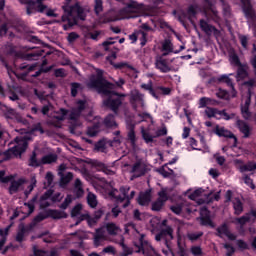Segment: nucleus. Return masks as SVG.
Returning a JSON list of instances; mask_svg holds the SVG:
<instances>
[{"mask_svg":"<svg viewBox=\"0 0 256 256\" xmlns=\"http://www.w3.org/2000/svg\"><path fill=\"white\" fill-rule=\"evenodd\" d=\"M51 195H53V190H48L41 196L40 207L42 209L49 207V205H51V202H53V200H51Z\"/></svg>","mask_w":256,"mask_h":256,"instance_id":"nucleus-24","label":"nucleus"},{"mask_svg":"<svg viewBox=\"0 0 256 256\" xmlns=\"http://www.w3.org/2000/svg\"><path fill=\"white\" fill-rule=\"evenodd\" d=\"M128 139L130 140L132 147H135L137 137L135 136V130H133V128L128 132Z\"/></svg>","mask_w":256,"mask_h":256,"instance_id":"nucleus-59","label":"nucleus"},{"mask_svg":"<svg viewBox=\"0 0 256 256\" xmlns=\"http://www.w3.org/2000/svg\"><path fill=\"white\" fill-rule=\"evenodd\" d=\"M50 199L53 203L59 202L61 201V199H63V194L59 192L53 194V191H52V195L50 196Z\"/></svg>","mask_w":256,"mask_h":256,"instance_id":"nucleus-63","label":"nucleus"},{"mask_svg":"<svg viewBox=\"0 0 256 256\" xmlns=\"http://www.w3.org/2000/svg\"><path fill=\"white\" fill-rule=\"evenodd\" d=\"M36 185H37V179L35 178V176H33L31 178V184L28 186V190L25 191L26 197L31 193V191H33V189H35Z\"/></svg>","mask_w":256,"mask_h":256,"instance_id":"nucleus-56","label":"nucleus"},{"mask_svg":"<svg viewBox=\"0 0 256 256\" xmlns=\"http://www.w3.org/2000/svg\"><path fill=\"white\" fill-rule=\"evenodd\" d=\"M112 146V142L107 139H102L98 141L95 145L96 151H99L100 153H107V150L109 147Z\"/></svg>","mask_w":256,"mask_h":256,"instance_id":"nucleus-26","label":"nucleus"},{"mask_svg":"<svg viewBox=\"0 0 256 256\" xmlns=\"http://www.w3.org/2000/svg\"><path fill=\"white\" fill-rule=\"evenodd\" d=\"M121 233V227L113 222H108L101 228L97 229L94 234V245L99 247L103 241H109V235L115 237Z\"/></svg>","mask_w":256,"mask_h":256,"instance_id":"nucleus-5","label":"nucleus"},{"mask_svg":"<svg viewBox=\"0 0 256 256\" xmlns=\"http://www.w3.org/2000/svg\"><path fill=\"white\" fill-rule=\"evenodd\" d=\"M217 235L218 237H221V239L227 237L230 241H235L237 239V236L229 231L227 224H223L217 228Z\"/></svg>","mask_w":256,"mask_h":256,"instance_id":"nucleus-19","label":"nucleus"},{"mask_svg":"<svg viewBox=\"0 0 256 256\" xmlns=\"http://www.w3.org/2000/svg\"><path fill=\"white\" fill-rule=\"evenodd\" d=\"M143 5L131 0L130 3L123 9L118 11H111L110 21H121V19H135L141 14Z\"/></svg>","mask_w":256,"mask_h":256,"instance_id":"nucleus-3","label":"nucleus"},{"mask_svg":"<svg viewBox=\"0 0 256 256\" xmlns=\"http://www.w3.org/2000/svg\"><path fill=\"white\" fill-rule=\"evenodd\" d=\"M219 102H217V100L213 99V98H207V97H202L199 99V103H198V107L199 109H203L205 107L210 106H214V105H218Z\"/></svg>","mask_w":256,"mask_h":256,"instance_id":"nucleus-32","label":"nucleus"},{"mask_svg":"<svg viewBox=\"0 0 256 256\" xmlns=\"http://www.w3.org/2000/svg\"><path fill=\"white\" fill-rule=\"evenodd\" d=\"M218 113H219V110H217L215 108L207 107L205 109V115L208 117V119H211L212 117L217 118Z\"/></svg>","mask_w":256,"mask_h":256,"instance_id":"nucleus-47","label":"nucleus"},{"mask_svg":"<svg viewBox=\"0 0 256 256\" xmlns=\"http://www.w3.org/2000/svg\"><path fill=\"white\" fill-rule=\"evenodd\" d=\"M200 27L206 35H214V37H221V31H219L215 26L209 25L205 20H200Z\"/></svg>","mask_w":256,"mask_h":256,"instance_id":"nucleus-15","label":"nucleus"},{"mask_svg":"<svg viewBox=\"0 0 256 256\" xmlns=\"http://www.w3.org/2000/svg\"><path fill=\"white\" fill-rule=\"evenodd\" d=\"M130 188L128 186L126 187H121L120 188V193L121 195H117L119 191L117 189H112L109 192L110 197H114V199H117V201H120V203H123V201H126L123 204V207H129V203H131V199L135 197V191H131L130 195H127L129 193Z\"/></svg>","mask_w":256,"mask_h":256,"instance_id":"nucleus-7","label":"nucleus"},{"mask_svg":"<svg viewBox=\"0 0 256 256\" xmlns=\"http://www.w3.org/2000/svg\"><path fill=\"white\" fill-rule=\"evenodd\" d=\"M44 131L41 124H36L25 136L16 137V145L8 150V153L14 155V157H21L22 153H25L27 149V141L31 139L29 135H43Z\"/></svg>","mask_w":256,"mask_h":256,"instance_id":"nucleus-4","label":"nucleus"},{"mask_svg":"<svg viewBox=\"0 0 256 256\" xmlns=\"http://www.w3.org/2000/svg\"><path fill=\"white\" fill-rule=\"evenodd\" d=\"M218 81H220V83H226V85L231 88V97H237V90H235V87L233 86V80L229 78V75H221L218 78Z\"/></svg>","mask_w":256,"mask_h":256,"instance_id":"nucleus-25","label":"nucleus"},{"mask_svg":"<svg viewBox=\"0 0 256 256\" xmlns=\"http://www.w3.org/2000/svg\"><path fill=\"white\" fill-rule=\"evenodd\" d=\"M130 103L136 111H143L145 109V95L137 89L131 90Z\"/></svg>","mask_w":256,"mask_h":256,"instance_id":"nucleus-8","label":"nucleus"},{"mask_svg":"<svg viewBox=\"0 0 256 256\" xmlns=\"http://www.w3.org/2000/svg\"><path fill=\"white\" fill-rule=\"evenodd\" d=\"M74 193H76V197H83V193H85L83 190V183L79 178H77L74 182Z\"/></svg>","mask_w":256,"mask_h":256,"instance_id":"nucleus-38","label":"nucleus"},{"mask_svg":"<svg viewBox=\"0 0 256 256\" xmlns=\"http://www.w3.org/2000/svg\"><path fill=\"white\" fill-rule=\"evenodd\" d=\"M196 13H197V8L195 6H190L188 8L187 15H185V13H182L183 16H179L178 20L180 23H184L185 19H189V21H191V19H193V17H195Z\"/></svg>","mask_w":256,"mask_h":256,"instance_id":"nucleus-29","label":"nucleus"},{"mask_svg":"<svg viewBox=\"0 0 256 256\" xmlns=\"http://www.w3.org/2000/svg\"><path fill=\"white\" fill-rule=\"evenodd\" d=\"M64 15L62 16V21L68 22V26L64 25V29L67 30V27H73V25H77V21L79 19L81 21H85V10L76 3L75 5L66 4L63 7Z\"/></svg>","mask_w":256,"mask_h":256,"instance_id":"nucleus-2","label":"nucleus"},{"mask_svg":"<svg viewBox=\"0 0 256 256\" xmlns=\"http://www.w3.org/2000/svg\"><path fill=\"white\" fill-rule=\"evenodd\" d=\"M9 181H13V175L5 176V171H0V183H9Z\"/></svg>","mask_w":256,"mask_h":256,"instance_id":"nucleus-54","label":"nucleus"},{"mask_svg":"<svg viewBox=\"0 0 256 256\" xmlns=\"http://www.w3.org/2000/svg\"><path fill=\"white\" fill-rule=\"evenodd\" d=\"M145 171H147V168H146L145 164L143 162H136L132 166V169L130 171V173L132 174V178L131 179H135L137 177L143 176Z\"/></svg>","mask_w":256,"mask_h":256,"instance_id":"nucleus-18","label":"nucleus"},{"mask_svg":"<svg viewBox=\"0 0 256 256\" xmlns=\"http://www.w3.org/2000/svg\"><path fill=\"white\" fill-rule=\"evenodd\" d=\"M251 105V97H248L245 103L241 106V113L243 119L249 121L251 119V112L249 111V106Z\"/></svg>","mask_w":256,"mask_h":256,"instance_id":"nucleus-28","label":"nucleus"},{"mask_svg":"<svg viewBox=\"0 0 256 256\" xmlns=\"http://www.w3.org/2000/svg\"><path fill=\"white\" fill-rule=\"evenodd\" d=\"M67 169L65 164H61L59 166V172L58 175L60 176V185L61 187H65V185L71 183V180L73 179V173L68 172L66 174H63V172Z\"/></svg>","mask_w":256,"mask_h":256,"instance_id":"nucleus-16","label":"nucleus"},{"mask_svg":"<svg viewBox=\"0 0 256 256\" xmlns=\"http://www.w3.org/2000/svg\"><path fill=\"white\" fill-rule=\"evenodd\" d=\"M162 49L164 55H169V53H173V44L169 40H166L162 45Z\"/></svg>","mask_w":256,"mask_h":256,"instance_id":"nucleus-46","label":"nucleus"},{"mask_svg":"<svg viewBox=\"0 0 256 256\" xmlns=\"http://www.w3.org/2000/svg\"><path fill=\"white\" fill-rule=\"evenodd\" d=\"M141 89H144V91H149L150 95H152L154 99H159V96H157L155 90H153V83L149 82L147 84H141Z\"/></svg>","mask_w":256,"mask_h":256,"instance_id":"nucleus-45","label":"nucleus"},{"mask_svg":"<svg viewBox=\"0 0 256 256\" xmlns=\"http://www.w3.org/2000/svg\"><path fill=\"white\" fill-rule=\"evenodd\" d=\"M120 245L123 249L124 256L133 254V250L125 245V243L123 242V238L121 239Z\"/></svg>","mask_w":256,"mask_h":256,"instance_id":"nucleus-58","label":"nucleus"},{"mask_svg":"<svg viewBox=\"0 0 256 256\" xmlns=\"http://www.w3.org/2000/svg\"><path fill=\"white\" fill-rule=\"evenodd\" d=\"M247 71H249V66H247L246 64H241L237 71V81H241V79H245L249 75Z\"/></svg>","mask_w":256,"mask_h":256,"instance_id":"nucleus-36","label":"nucleus"},{"mask_svg":"<svg viewBox=\"0 0 256 256\" xmlns=\"http://www.w3.org/2000/svg\"><path fill=\"white\" fill-rule=\"evenodd\" d=\"M104 123L106 127H117V122H115V117L113 115H108L105 118Z\"/></svg>","mask_w":256,"mask_h":256,"instance_id":"nucleus-48","label":"nucleus"},{"mask_svg":"<svg viewBox=\"0 0 256 256\" xmlns=\"http://www.w3.org/2000/svg\"><path fill=\"white\" fill-rule=\"evenodd\" d=\"M75 197H73L71 194H68L64 200V202L60 205L61 209H67L71 203H73V200Z\"/></svg>","mask_w":256,"mask_h":256,"instance_id":"nucleus-49","label":"nucleus"},{"mask_svg":"<svg viewBox=\"0 0 256 256\" xmlns=\"http://www.w3.org/2000/svg\"><path fill=\"white\" fill-rule=\"evenodd\" d=\"M11 226L6 227L5 229H0V251H3V246L7 242V235Z\"/></svg>","mask_w":256,"mask_h":256,"instance_id":"nucleus-40","label":"nucleus"},{"mask_svg":"<svg viewBox=\"0 0 256 256\" xmlns=\"http://www.w3.org/2000/svg\"><path fill=\"white\" fill-rule=\"evenodd\" d=\"M229 61L231 65H235L236 67L241 66V62H239V57L235 54L230 55Z\"/></svg>","mask_w":256,"mask_h":256,"instance_id":"nucleus-61","label":"nucleus"},{"mask_svg":"<svg viewBox=\"0 0 256 256\" xmlns=\"http://www.w3.org/2000/svg\"><path fill=\"white\" fill-rule=\"evenodd\" d=\"M94 11L96 15L103 12V0H94Z\"/></svg>","mask_w":256,"mask_h":256,"instance_id":"nucleus-51","label":"nucleus"},{"mask_svg":"<svg viewBox=\"0 0 256 256\" xmlns=\"http://www.w3.org/2000/svg\"><path fill=\"white\" fill-rule=\"evenodd\" d=\"M88 205H90L92 208L97 207V196L93 193H88L87 196Z\"/></svg>","mask_w":256,"mask_h":256,"instance_id":"nucleus-50","label":"nucleus"},{"mask_svg":"<svg viewBox=\"0 0 256 256\" xmlns=\"http://www.w3.org/2000/svg\"><path fill=\"white\" fill-rule=\"evenodd\" d=\"M209 7L205 9V13L207 17H210V19H213V21H216V23L219 21V15L217 14V10L215 7H213V4H209Z\"/></svg>","mask_w":256,"mask_h":256,"instance_id":"nucleus-35","label":"nucleus"},{"mask_svg":"<svg viewBox=\"0 0 256 256\" xmlns=\"http://www.w3.org/2000/svg\"><path fill=\"white\" fill-rule=\"evenodd\" d=\"M170 209L176 215H181V213H183V211H185V206H183V205H174V206H171Z\"/></svg>","mask_w":256,"mask_h":256,"instance_id":"nucleus-55","label":"nucleus"},{"mask_svg":"<svg viewBox=\"0 0 256 256\" xmlns=\"http://www.w3.org/2000/svg\"><path fill=\"white\" fill-rule=\"evenodd\" d=\"M187 237L190 241H197L199 237H203V232H190L187 234Z\"/></svg>","mask_w":256,"mask_h":256,"instance_id":"nucleus-53","label":"nucleus"},{"mask_svg":"<svg viewBox=\"0 0 256 256\" xmlns=\"http://www.w3.org/2000/svg\"><path fill=\"white\" fill-rule=\"evenodd\" d=\"M216 96L218 97V99H225L226 101L234 98L231 96V91L229 93L224 89H218V91L216 92Z\"/></svg>","mask_w":256,"mask_h":256,"instance_id":"nucleus-41","label":"nucleus"},{"mask_svg":"<svg viewBox=\"0 0 256 256\" xmlns=\"http://www.w3.org/2000/svg\"><path fill=\"white\" fill-rule=\"evenodd\" d=\"M237 126L239 128V131H241V133L244 135V137H249V135H251V127L245 121L238 120Z\"/></svg>","mask_w":256,"mask_h":256,"instance_id":"nucleus-33","label":"nucleus"},{"mask_svg":"<svg viewBox=\"0 0 256 256\" xmlns=\"http://www.w3.org/2000/svg\"><path fill=\"white\" fill-rule=\"evenodd\" d=\"M53 119H56V121H64L67 117V110L60 109L58 112H54L52 114Z\"/></svg>","mask_w":256,"mask_h":256,"instance_id":"nucleus-43","label":"nucleus"},{"mask_svg":"<svg viewBox=\"0 0 256 256\" xmlns=\"http://www.w3.org/2000/svg\"><path fill=\"white\" fill-rule=\"evenodd\" d=\"M223 247L226 249V256H233V253H235V248L231 244L225 243Z\"/></svg>","mask_w":256,"mask_h":256,"instance_id":"nucleus-62","label":"nucleus"},{"mask_svg":"<svg viewBox=\"0 0 256 256\" xmlns=\"http://www.w3.org/2000/svg\"><path fill=\"white\" fill-rule=\"evenodd\" d=\"M255 219H256V210H253L250 213L245 214L240 218H235L232 221V223H234V225H240V227H243L245 223H251V221H255Z\"/></svg>","mask_w":256,"mask_h":256,"instance_id":"nucleus-17","label":"nucleus"},{"mask_svg":"<svg viewBox=\"0 0 256 256\" xmlns=\"http://www.w3.org/2000/svg\"><path fill=\"white\" fill-rule=\"evenodd\" d=\"M30 167H39L41 165V161H37V156L35 154L32 155L29 162Z\"/></svg>","mask_w":256,"mask_h":256,"instance_id":"nucleus-64","label":"nucleus"},{"mask_svg":"<svg viewBox=\"0 0 256 256\" xmlns=\"http://www.w3.org/2000/svg\"><path fill=\"white\" fill-rule=\"evenodd\" d=\"M87 121H93L94 126L93 127H88L87 130V135H89V137H95V135H97V133H99L100 129L99 127H101V118L99 117H94L93 113H90L87 117H86Z\"/></svg>","mask_w":256,"mask_h":256,"instance_id":"nucleus-11","label":"nucleus"},{"mask_svg":"<svg viewBox=\"0 0 256 256\" xmlns=\"http://www.w3.org/2000/svg\"><path fill=\"white\" fill-rule=\"evenodd\" d=\"M57 161V156L55 154H48L43 156L41 159V165H47L49 163H55Z\"/></svg>","mask_w":256,"mask_h":256,"instance_id":"nucleus-44","label":"nucleus"},{"mask_svg":"<svg viewBox=\"0 0 256 256\" xmlns=\"http://www.w3.org/2000/svg\"><path fill=\"white\" fill-rule=\"evenodd\" d=\"M155 239L156 241H164V245L169 247V241L173 240V229L171 227L163 229L156 235Z\"/></svg>","mask_w":256,"mask_h":256,"instance_id":"nucleus-13","label":"nucleus"},{"mask_svg":"<svg viewBox=\"0 0 256 256\" xmlns=\"http://www.w3.org/2000/svg\"><path fill=\"white\" fill-rule=\"evenodd\" d=\"M200 221L201 225L212 228L215 227V224L211 220V216L209 215V210H207V208H202L200 210Z\"/></svg>","mask_w":256,"mask_h":256,"instance_id":"nucleus-21","label":"nucleus"},{"mask_svg":"<svg viewBox=\"0 0 256 256\" xmlns=\"http://www.w3.org/2000/svg\"><path fill=\"white\" fill-rule=\"evenodd\" d=\"M96 73L97 75L91 76L86 83L87 87H89V89H95V91L99 92L103 97H107L103 101L105 107H109L112 111H117L119 105L123 103V99L113 90L115 89V85L103 79V70H97Z\"/></svg>","mask_w":256,"mask_h":256,"instance_id":"nucleus-1","label":"nucleus"},{"mask_svg":"<svg viewBox=\"0 0 256 256\" xmlns=\"http://www.w3.org/2000/svg\"><path fill=\"white\" fill-rule=\"evenodd\" d=\"M117 69H120L121 71H124V73H127L130 77H133V79H137L139 71L135 69V67L131 66L129 62L122 61L115 65Z\"/></svg>","mask_w":256,"mask_h":256,"instance_id":"nucleus-12","label":"nucleus"},{"mask_svg":"<svg viewBox=\"0 0 256 256\" xmlns=\"http://www.w3.org/2000/svg\"><path fill=\"white\" fill-rule=\"evenodd\" d=\"M216 135L218 137H226L228 139H233V145H237V137L231 131L225 129V127H217L216 128Z\"/></svg>","mask_w":256,"mask_h":256,"instance_id":"nucleus-23","label":"nucleus"},{"mask_svg":"<svg viewBox=\"0 0 256 256\" xmlns=\"http://www.w3.org/2000/svg\"><path fill=\"white\" fill-rule=\"evenodd\" d=\"M77 91H81V84H79V83H72L71 84V94H72V97H76L77 96Z\"/></svg>","mask_w":256,"mask_h":256,"instance_id":"nucleus-57","label":"nucleus"},{"mask_svg":"<svg viewBox=\"0 0 256 256\" xmlns=\"http://www.w3.org/2000/svg\"><path fill=\"white\" fill-rule=\"evenodd\" d=\"M89 107V101L87 99L78 100L74 108L68 112V118L70 121H77L81 117V113Z\"/></svg>","mask_w":256,"mask_h":256,"instance_id":"nucleus-9","label":"nucleus"},{"mask_svg":"<svg viewBox=\"0 0 256 256\" xmlns=\"http://www.w3.org/2000/svg\"><path fill=\"white\" fill-rule=\"evenodd\" d=\"M189 199L192 201H197L198 205H203V203H209V199H207V194L203 189L199 188L195 190L193 193L189 195Z\"/></svg>","mask_w":256,"mask_h":256,"instance_id":"nucleus-14","label":"nucleus"},{"mask_svg":"<svg viewBox=\"0 0 256 256\" xmlns=\"http://www.w3.org/2000/svg\"><path fill=\"white\" fill-rule=\"evenodd\" d=\"M16 241H18V243H22V241H25V228H21L17 235H16Z\"/></svg>","mask_w":256,"mask_h":256,"instance_id":"nucleus-60","label":"nucleus"},{"mask_svg":"<svg viewBox=\"0 0 256 256\" xmlns=\"http://www.w3.org/2000/svg\"><path fill=\"white\" fill-rule=\"evenodd\" d=\"M242 1V7L243 11L245 13V16L253 19V6H251V0H241Z\"/></svg>","mask_w":256,"mask_h":256,"instance_id":"nucleus-30","label":"nucleus"},{"mask_svg":"<svg viewBox=\"0 0 256 256\" xmlns=\"http://www.w3.org/2000/svg\"><path fill=\"white\" fill-rule=\"evenodd\" d=\"M129 39L131 43H137V39H139L140 44L142 45V47H144V45H146L147 43V34L141 30L135 31L134 33L129 35Z\"/></svg>","mask_w":256,"mask_h":256,"instance_id":"nucleus-20","label":"nucleus"},{"mask_svg":"<svg viewBox=\"0 0 256 256\" xmlns=\"http://www.w3.org/2000/svg\"><path fill=\"white\" fill-rule=\"evenodd\" d=\"M82 211H83V206L81 204H77L72 209L71 216L79 219V221L76 222V225H79V222H81V221H83V219H85L86 214H83Z\"/></svg>","mask_w":256,"mask_h":256,"instance_id":"nucleus-27","label":"nucleus"},{"mask_svg":"<svg viewBox=\"0 0 256 256\" xmlns=\"http://www.w3.org/2000/svg\"><path fill=\"white\" fill-rule=\"evenodd\" d=\"M136 234L137 236L134 240V253H142L144 256H157V251H155L151 242L145 238V235L140 234L139 232H136Z\"/></svg>","mask_w":256,"mask_h":256,"instance_id":"nucleus-6","label":"nucleus"},{"mask_svg":"<svg viewBox=\"0 0 256 256\" xmlns=\"http://www.w3.org/2000/svg\"><path fill=\"white\" fill-rule=\"evenodd\" d=\"M167 191V188H162L161 191L158 192L159 197L157 201L152 203V211H161V209H163V205H165V202L169 199Z\"/></svg>","mask_w":256,"mask_h":256,"instance_id":"nucleus-10","label":"nucleus"},{"mask_svg":"<svg viewBox=\"0 0 256 256\" xmlns=\"http://www.w3.org/2000/svg\"><path fill=\"white\" fill-rule=\"evenodd\" d=\"M138 203L139 205L145 206L151 203V191L148 190L146 192L140 193L138 197Z\"/></svg>","mask_w":256,"mask_h":256,"instance_id":"nucleus-34","label":"nucleus"},{"mask_svg":"<svg viewBox=\"0 0 256 256\" xmlns=\"http://www.w3.org/2000/svg\"><path fill=\"white\" fill-rule=\"evenodd\" d=\"M142 139H144L145 143H153V139L155 136L151 135L149 131L145 130V127H141Z\"/></svg>","mask_w":256,"mask_h":256,"instance_id":"nucleus-42","label":"nucleus"},{"mask_svg":"<svg viewBox=\"0 0 256 256\" xmlns=\"http://www.w3.org/2000/svg\"><path fill=\"white\" fill-rule=\"evenodd\" d=\"M218 115L225 121H229L235 117V114H228L225 110H218Z\"/></svg>","mask_w":256,"mask_h":256,"instance_id":"nucleus-52","label":"nucleus"},{"mask_svg":"<svg viewBox=\"0 0 256 256\" xmlns=\"http://www.w3.org/2000/svg\"><path fill=\"white\" fill-rule=\"evenodd\" d=\"M156 67L162 73H169V71H171L169 65H167V61L161 58L156 61Z\"/></svg>","mask_w":256,"mask_h":256,"instance_id":"nucleus-37","label":"nucleus"},{"mask_svg":"<svg viewBox=\"0 0 256 256\" xmlns=\"http://www.w3.org/2000/svg\"><path fill=\"white\" fill-rule=\"evenodd\" d=\"M24 183H25V179L23 178H20L16 181H12L9 187L10 195H13V193H17L21 189V187H23Z\"/></svg>","mask_w":256,"mask_h":256,"instance_id":"nucleus-31","label":"nucleus"},{"mask_svg":"<svg viewBox=\"0 0 256 256\" xmlns=\"http://www.w3.org/2000/svg\"><path fill=\"white\" fill-rule=\"evenodd\" d=\"M234 165L241 171V173H243V171H255L256 169L255 162H250L247 165H243V161L239 159L234 160Z\"/></svg>","mask_w":256,"mask_h":256,"instance_id":"nucleus-22","label":"nucleus"},{"mask_svg":"<svg viewBox=\"0 0 256 256\" xmlns=\"http://www.w3.org/2000/svg\"><path fill=\"white\" fill-rule=\"evenodd\" d=\"M232 203L235 215H241L243 213V203L241 200L239 198H234Z\"/></svg>","mask_w":256,"mask_h":256,"instance_id":"nucleus-39","label":"nucleus"}]
</instances>
